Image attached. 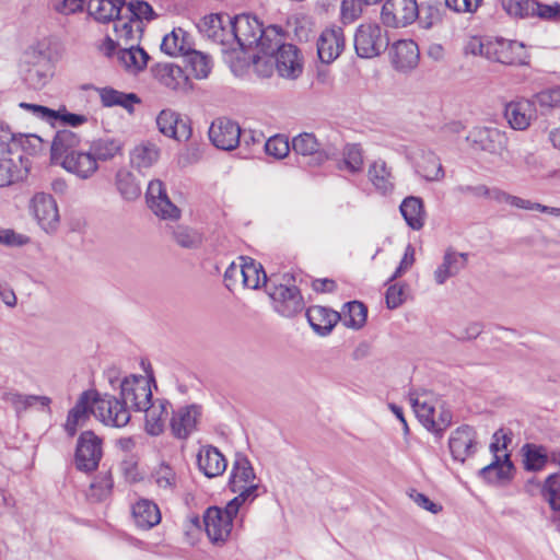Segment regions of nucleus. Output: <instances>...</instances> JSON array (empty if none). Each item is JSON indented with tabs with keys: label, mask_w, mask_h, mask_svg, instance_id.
Returning <instances> with one entry per match:
<instances>
[{
	"label": "nucleus",
	"mask_w": 560,
	"mask_h": 560,
	"mask_svg": "<svg viewBox=\"0 0 560 560\" xmlns=\"http://www.w3.org/2000/svg\"><path fill=\"white\" fill-rule=\"evenodd\" d=\"M113 480L109 474L98 475L91 483L89 498L94 501L105 500L112 492Z\"/></svg>",
	"instance_id": "052dcab7"
},
{
	"label": "nucleus",
	"mask_w": 560,
	"mask_h": 560,
	"mask_svg": "<svg viewBox=\"0 0 560 560\" xmlns=\"http://www.w3.org/2000/svg\"><path fill=\"white\" fill-rule=\"evenodd\" d=\"M560 86L546 89L535 94V102L542 108H558Z\"/></svg>",
	"instance_id": "69168bd1"
},
{
	"label": "nucleus",
	"mask_w": 560,
	"mask_h": 560,
	"mask_svg": "<svg viewBox=\"0 0 560 560\" xmlns=\"http://www.w3.org/2000/svg\"><path fill=\"white\" fill-rule=\"evenodd\" d=\"M125 0H89L88 11L98 22L114 21L121 13Z\"/></svg>",
	"instance_id": "a18cd8bd"
},
{
	"label": "nucleus",
	"mask_w": 560,
	"mask_h": 560,
	"mask_svg": "<svg viewBox=\"0 0 560 560\" xmlns=\"http://www.w3.org/2000/svg\"><path fill=\"white\" fill-rule=\"evenodd\" d=\"M467 140L480 150L491 154H502L508 144V138L504 131L485 126L474 127L469 131Z\"/></svg>",
	"instance_id": "f3484780"
},
{
	"label": "nucleus",
	"mask_w": 560,
	"mask_h": 560,
	"mask_svg": "<svg viewBox=\"0 0 560 560\" xmlns=\"http://www.w3.org/2000/svg\"><path fill=\"white\" fill-rule=\"evenodd\" d=\"M523 465L527 471H540L548 463L560 465V452L549 451L541 444L526 443L521 448Z\"/></svg>",
	"instance_id": "4be33fe9"
},
{
	"label": "nucleus",
	"mask_w": 560,
	"mask_h": 560,
	"mask_svg": "<svg viewBox=\"0 0 560 560\" xmlns=\"http://www.w3.org/2000/svg\"><path fill=\"white\" fill-rule=\"evenodd\" d=\"M94 389L85 390L81 394L75 405L69 410L65 430L70 436H73L78 428L83 427L90 416H94Z\"/></svg>",
	"instance_id": "5701e85b"
},
{
	"label": "nucleus",
	"mask_w": 560,
	"mask_h": 560,
	"mask_svg": "<svg viewBox=\"0 0 560 560\" xmlns=\"http://www.w3.org/2000/svg\"><path fill=\"white\" fill-rule=\"evenodd\" d=\"M268 58L267 62H273L280 77L285 79H296L303 70L302 58L298 48L292 44H283L282 39L276 46L272 54H253L252 59L258 68L259 62Z\"/></svg>",
	"instance_id": "39448f33"
},
{
	"label": "nucleus",
	"mask_w": 560,
	"mask_h": 560,
	"mask_svg": "<svg viewBox=\"0 0 560 560\" xmlns=\"http://www.w3.org/2000/svg\"><path fill=\"white\" fill-rule=\"evenodd\" d=\"M541 495L553 511H560V475H549L542 487Z\"/></svg>",
	"instance_id": "bf43d9fd"
},
{
	"label": "nucleus",
	"mask_w": 560,
	"mask_h": 560,
	"mask_svg": "<svg viewBox=\"0 0 560 560\" xmlns=\"http://www.w3.org/2000/svg\"><path fill=\"white\" fill-rule=\"evenodd\" d=\"M241 138L240 125L226 117L214 119L209 128V139L214 147L221 150H234Z\"/></svg>",
	"instance_id": "dca6fc26"
},
{
	"label": "nucleus",
	"mask_w": 560,
	"mask_h": 560,
	"mask_svg": "<svg viewBox=\"0 0 560 560\" xmlns=\"http://www.w3.org/2000/svg\"><path fill=\"white\" fill-rule=\"evenodd\" d=\"M399 210L410 229L419 231L423 228L425 222V210L420 197H406L402 200Z\"/></svg>",
	"instance_id": "a19ab883"
},
{
	"label": "nucleus",
	"mask_w": 560,
	"mask_h": 560,
	"mask_svg": "<svg viewBox=\"0 0 560 560\" xmlns=\"http://www.w3.org/2000/svg\"><path fill=\"white\" fill-rule=\"evenodd\" d=\"M140 366L142 373H135L125 376L121 375L118 368L112 366L105 371V377L110 385H136L140 383H145V385H155L156 381L151 363L147 360H141Z\"/></svg>",
	"instance_id": "a878e982"
},
{
	"label": "nucleus",
	"mask_w": 560,
	"mask_h": 560,
	"mask_svg": "<svg viewBox=\"0 0 560 560\" xmlns=\"http://www.w3.org/2000/svg\"><path fill=\"white\" fill-rule=\"evenodd\" d=\"M187 65L196 79H205L211 71L210 58L194 48L186 56Z\"/></svg>",
	"instance_id": "13d9d810"
},
{
	"label": "nucleus",
	"mask_w": 560,
	"mask_h": 560,
	"mask_svg": "<svg viewBox=\"0 0 560 560\" xmlns=\"http://www.w3.org/2000/svg\"><path fill=\"white\" fill-rule=\"evenodd\" d=\"M422 11L416 0H387L382 8V21L390 27H404L415 22Z\"/></svg>",
	"instance_id": "4468645a"
},
{
	"label": "nucleus",
	"mask_w": 560,
	"mask_h": 560,
	"mask_svg": "<svg viewBox=\"0 0 560 560\" xmlns=\"http://www.w3.org/2000/svg\"><path fill=\"white\" fill-rule=\"evenodd\" d=\"M476 440L475 430L469 425L456 429L450 438V451L454 459L464 462L467 456L474 453Z\"/></svg>",
	"instance_id": "c756f323"
},
{
	"label": "nucleus",
	"mask_w": 560,
	"mask_h": 560,
	"mask_svg": "<svg viewBox=\"0 0 560 560\" xmlns=\"http://www.w3.org/2000/svg\"><path fill=\"white\" fill-rule=\"evenodd\" d=\"M534 2L532 0H502L506 13L514 18L533 16Z\"/></svg>",
	"instance_id": "e2e57ef3"
},
{
	"label": "nucleus",
	"mask_w": 560,
	"mask_h": 560,
	"mask_svg": "<svg viewBox=\"0 0 560 560\" xmlns=\"http://www.w3.org/2000/svg\"><path fill=\"white\" fill-rule=\"evenodd\" d=\"M415 171L427 182H441L445 176L441 161L433 152H421L415 161Z\"/></svg>",
	"instance_id": "c9c22d12"
},
{
	"label": "nucleus",
	"mask_w": 560,
	"mask_h": 560,
	"mask_svg": "<svg viewBox=\"0 0 560 560\" xmlns=\"http://www.w3.org/2000/svg\"><path fill=\"white\" fill-rule=\"evenodd\" d=\"M409 400L420 422H422L428 430L439 432L451 424L452 415L450 411L442 410L439 419L436 420V407L442 408V406L440 400L434 399L425 392H411L409 394Z\"/></svg>",
	"instance_id": "423d86ee"
},
{
	"label": "nucleus",
	"mask_w": 560,
	"mask_h": 560,
	"mask_svg": "<svg viewBox=\"0 0 560 560\" xmlns=\"http://www.w3.org/2000/svg\"><path fill=\"white\" fill-rule=\"evenodd\" d=\"M2 399L10 404L16 413H21L31 408L38 410L49 409L50 398L42 395H22L14 389H10L2 395Z\"/></svg>",
	"instance_id": "72a5a7b5"
},
{
	"label": "nucleus",
	"mask_w": 560,
	"mask_h": 560,
	"mask_svg": "<svg viewBox=\"0 0 560 560\" xmlns=\"http://www.w3.org/2000/svg\"><path fill=\"white\" fill-rule=\"evenodd\" d=\"M26 140L0 120V188L23 182L27 177L31 163L24 150Z\"/></svg>",
	"instance_id": "f03ea898"
},
{
	"label": "nucleus",
	"mask_w": 560,
	"mask_h": 560,
	"mask_svg": "<svg viewBox=\"0 0 560 560\" xmlns=\"http://www.w3.org/2000/svg\"><path fill=\"white\" fill-rule=\"evenodd\" d=\"M504 117L514 130H526L536 118L535 102L526 98L511 101L505 105Z\"/></svg>",
	"instance_id": "412c9836"
},
{
	"label": "nucleus",
	"mask_w": 560,
	"mask_h": 560,
	"mask_svg": "<svg viewBox=\"0 0 560 560\" xmlns=\"http://www.w3.org/2000/svg\"><path fill=\"white\" fill-rule=\"evenodd\" d=\"M513 463L508 453L495 455L492 463L480 470V475L489 482H503L511 479Z\"/></svg>",
	"instance_id": "ea45409f"
},
{
	"label": "nucleus",
	"mask_w": 560,
	"mask_h": 560,
	"mask_svg": "<svg viewBox=\"0 0 560 560\" xmlns=\"http://www.w3.org/2000/svg\"><path fill=\"white\" fill-rule=\"evenodd\" d=\"M102 455V440L92 431L82 432L75 450L77 468L86 472L95 470Z\"/></svg>",
	"instance_id": "ddd939ff"
},
{
	"label": "nucleus",
	"mask_w": 560,
	"mask_h": 560,
	"mask_svg": "<svg viewBox=\"0 0 560 560\" xmlns=\"http://www.w3.org/2000/svg\"><path fill=\"white\" fill-rule=\"evenodd\" d=\"M292 149L296 154L308 156L310 163L320 165L327 160V155L320 149V143L313 133L303 132L292 140Z\"/></svg>",
	"instance_id": "473e14b6"
},
{
	"label": "nucleus",
	"mask_w": 560,
	"mask_h": 560,
	"mask_svg": "<svg viewBox=\"0 0 560 560\" xmlns=\"http://www.w3.org/2000/svg\"><path fill=\"white\" fill-rule=\"evenodd\" d=\"M118 58L127 71L136 74L147 67L149 55L144 49L131 43L129 47L119 51Z\"/></svg>",
	"instance_id": "de8ad7c7"
},
{
	"label": "nucleus",
	"mask_w": 560,
	"mask_h": 560,
	"mask_svg": "<svg viewBox=\"0 0 560 560\" xmlns=\"http://www.w3.org/2000/svg\"><path fill=\"white\" fill-rule=\"evenodd\" d=\"M366 5L364 0H342L341 19L345 23H351L360 16L363 7Z\"/></svg>",
	"instance_id": "338daca9"
},
{
	"label": "nucleus",
	"mask_w": 560,
	"mask_h": 560,
	"mask_svg": "<svg viewBox=\"0 0 560 560\" xmlns=\"http://www.w3.org/2000/svg\"><path fill=\"white\" fill-rule=\"evenodd\" d=\"M389 57L397 71L408 72L418 66L420 52L418 45L412 39H400L392 45Z\"/></svg>",
	"instance_id": "aec40b11"
},
{
	"label": "nucleus",
	"mask_w": 560,
	"mask_h": 560,
	"mask_svg": "<svg viewBox=\"0 0 560 560\" xmlns=\"http://www.w3.org/2000/svg\"><path fill=\"white\" fill-rule=\"evenodd\" d=\"M94 417L103 424L122 428L130 421V412L125 401L94 389Z\"/></svg>",
	"instance_id": "1a4fd4ad"
},
{
	"label": "nucleus",
	"mask_w": 560,
	"mask_h": 560,
	"mask_svg": "<svg viewBox=\"0 0 560 560\" xmlns=\"http://www.w3.org/2000/svg\"><path fill=\"white\" fill-rule=\"evenodd\" d=\"M229 26L228 49L235 51L257 50V54H272L281 40V33L276 26L262 28L261 23L252 15L240 14L226 18Z\"/></svg>",
	"instance_id": "f257e3e1"
},
{
	"label": "nucleus",
	"mask_w": 560,
	"mask_h": 560,
	"mask_svg": "<svg viewBox=\"0 0 560 560\" xmlns=\"http://www.w3.org/2000/svg\"><path fill=\"white\" fill-rule=\"evenodd\" d=\"M160 159V148L150 141L139 143L130 152V163L138 171L152 167Z\"/></svg>",
	"instance_id": "37998d69"
},
{
	"label": "nucleus",
	"mask_w": 560,
	"mask_h": 560,
	"mask_svg": "<svg viewBox=\"0 0 560 560\" xmlns=\"http://www.w3.org/2000/svg\"><path fill=\"white\" fill-rule=\"evenodd\" d=\"M98 94L104 106H120L129 114L133 113L135 104H139L141 102L137 94L124 93L113 88H102L98 90Z\"/></svg>",
	"instance_id": "49530a36"
},
{
	"label": "nucleus",
	"mask_w": 560,
	"mask_h": 560,
	"mask_svg": "<svg viewBox=\"0 0 560 560\" xmlns=\"http://www.w3.org/2000/svg\"><path fill=\"white\" fill-rule=\"evenodd\" d=\"M126 13L129 14L130 18L137 19L142 22V20H153L154 11L152 7L144 1H135L130 2L126 8Z\"/></svg>",
	"instance_id": "774afa93"
},
{
	"label": "nucleus",
	"mask_w": 560,
	"mask_h": 560,
	"mask_svg": "<svg viewBox=\"0 0 560 560\" xmlns=\"http://www.w3.org/2000/svg\"><path fill=\"white\" fill-rule=\"evenodd\" d=\"M408 295V284L397 282L388 285L385 294L386 305L389 310H395L405 303Z\"/></svg>",
	"instance_id": "680f3d73"
},
{
	"label": "nucleus",
	"mask_w": 560,
	"mask_h": 560,
	"mask_svg": "<svg viewBox=\"0 0 560 560\" xmlns=\"http://www.w3.org/2000/svg\"><path fill=\"white\" fill-rule=\"evenodd\" d=\"M241 505L237 499H232L224 509L210 506L203 514V525L207 536L214 545H223L230 537L233 528V518L237 515Z\"/></svg>",
	"instance_id": "20e7f679"
},
{
	"label": "nucleus",
	"mask_w": 560,
	"mask_h": 560,
	"mask_svg": "<svg viewBox=\"0 0 560 560\" xmlns=\"http://www.w3.org/2000/svg\"><path fill=\"white\" fill-rule=\"evenodd\" d=\"M113 22L114 32L119 45H128L141 37L143 23L137 19L130 18L128 13H120Z\"/></svg>",
	"instance_id": "f704fd0d"
},
{
	"label": "nucleus",
	"mask_w": 560,
	"mask_h": 560,
	"mask_svg": "<svg viewBox=\"0 0 560 560\" xmlns=\"http://www.w3.org/2000/svg\"><path fill=\"white\" fill-rule=\"evenodd\" d=\"M21 74L31 89H43L54 74L49 56L35 49L26 51L21 63Z\"/></svg>",
	"instance_id": "0eeeda50"
},
{
	"label": "nucleus",
	"mask_w": 560,
	"mask_h": 560,
	"mask_svg": "<svg viewBox=\"0 0 560 560\" xmlns=\"http://www.w3.org/2000/svg\"><path fill=\"white\" fill-rule=\"evenodd\" d=\"M30 212L39 228L48 233H55L60 223V214L56 199L46 192H37L30 200Z\"/></svg>",
	"instance_id": "9b49d317"
},
{
	"label": "nucleus",
	"mask_w": 560,
	"mask_h": 560,
	"mask_svg": "<svg viewBox=\"0 0 560 560\" xmlns=\"http://www.w3.org/2000/svg\"><path fill=\"white\" fill-rule=\"evenodd\" d=\"M387 34L378 24H362L354 35V48L361 58H374L388 47Z\"/></svg>",
	"instance_id": "9d476101"
},
{
	"label": "nucleus",
	"mask_w": 560,
	"mask_h": 560,
	"mask_svg": "<svg viewBox=\"0 0 560 560\" xmlns=\"http://www.w3.org/2000/svg\"><path fill=\"white\" fill-rule=\"evenodd\" d=\"M62 167L82 179L90 178L98 168L95 159L89 152H72L60 162Z\"/></svg>",
	"instance_id": "c85d7f7f"
},
{
	"label": "nucleus",
	"mask_w": 560,
	"mask_h": 560,
	"mask_svg": "<svg viewBox=\"0 0 560 560\" xmlns=\"http://www.w3.org/2000/svg\"><path fill=\"white\" fill-rule=\"evenodd\" d=\"M81 142L78 133L69 129L57 131L51 143V158L56 161H62L66 155L77 152Z\"/></svg>",
	"instance_id": "79ce46f5"
},
{
	"label": "nucleus",
	"mask_w": 560,
	"mask_h": 560,
	"mask_svg": "<svg viewBox=\"0 0 560 560\" xmlns=\"http://www.w3.org/2000/svg\"><path fill=\"white\" fill-rule=\"evenodd\" d=\"M172 240L182 248L196 249L201 246L203 235L197 229L178 224L172 231Z\"/></svg>",
	"instance_id": "603ef678"
},
{
	"label": "nucleus",
	"mask_w": 560,
	"mask_h": 560,
	"mask_svg": "<svg viewBox=\"0 0 560 560\" xmlns=\"http://www.w3.org/2000/svg\"><path fill=\"white\" fill-rule=\"evenodd\" d=\"M226 18H230L226 14H218L212 13L206 15L198 24V27L201 33H203L208 38L212 39L215 43L221 44L222 46H229V26Z\"/></svg>",
	"instance_id": "2f4dec72"
},
{
	"label": "nucleus",
	"mask_w": 560,
	"mask_h": 560,
	"mask_svg": "<svg viewBox=\"0 0 560 560\" xmlns=\"http://www.w3.org/2000/svg\"><path fill=\"white\" fill-rule=\"evenodd\" d=\"M200 416L201 410L197 405L178 408L170 420L173 435L182 440L187 439L197 429Z\"/></svg>",
	"instance_id": "b1692460"
},
{
	"label": "nucleus",
	"mask_w": 560,
	"mask_h": 560,
	"mask_svg": "<svg viewBox=\"0 0 560 560\" xmlns=\"http://www.w3.org/2000/svg\"><path fill=\"white\" fill-rule=\"evenodd\" d=\"M306 317L314 331L325 336L332 330L340 320L341 315L334 310L314 305L307 308Z\"/></svg>",
	"instance_id": "7c9ffc66"
},
{
	"label": "nucleus",
	"mask_w": 560,
	"mask_h": 560,
	"mask_svg": "<svg viewBox=\"0 0 560 560\" xmlns=\"http://www.w3.org/2000/svg\"><path fill=\"white\" fill-rule=\"evenodd\" d=\"M122 144L117 139L112 138H101L94 140L90 147V153L95 159V162L98 161H109L113 160L116 155L121 153Z\"/></svg>",
	"instance_id": "864d4df0"
},
{
	"label": "nucleus",
	"mask_w": 560,
	"mask_h": 560,
	"mask_svg": "<svg viewBox=\"0 0 560 560\" xmlns=\"http://www.w3.org/2000/svg\"><path fill=\"white\" fill-rule=\"evenodd\" d=\"M121 399L136 411H143L154 402L152 387H120Z\"/></svg>",
	"instance_id": "09e8293b"
},
{
	"label": "nucleus",
	"mask_w": 560,
	"mask_h": 560,
	"mask_svg": "<svg viewBox=\"0 0 560 560\" xmlns=\"http://www.w3.org/2000/svg\"><path fill=\"white\" fill-rule=\"evenodd\" d=\"M346 46L343 31L340 27L324 30L317 39V55L322 62L331 63L343 51Z\"/></svg>",
	"instance_id": "6ab92c4d"
},
{
	"label": "nucleus",
	"mask_w": 560,
	"mask_h": 560,
	"mask_svg": "<svg viewBox=\"0 0 560 560\" xmlns=\"http://www.w3.org/2000/svg\"><path fill=\"white\" fill-rule=\"evenodd\" d=\"M241 261H243L244 271L243 288L256 290L261 283L267 288L269 279H267L261 264L248 257H241Z\"/></svg>",
	"instance_id": "3c124183"
},
{
	"label": "nucleus",
	"mask_w": 560,
	"mask_h": 560,
	"mask_svg": "<svg viewBox=\"0 0 560 560\" xmlns=\"http://www.w3.org/2000/svg\"><path fill=\"white\" fill-rule=\"evenodd\" d=\"M132 517L138 527L149 529L161 522L158 505L150 500L140 499L132 505Z\"/></svg>",
	"instance_id": "58836bf2"
},
{
	"label": "nucleus",
	"mask_w": 560,
	"mask_h": 560,
	"mask_svg": "<svg viewBox=\"0 0 560 560\" xmlns=\"http://www.w3.org/2000/svg\"><path fill=\"white\" fill-rule=\"evenodd\" d=\"M116 186L121 197L126 200H135L141 194V189L136 183L133 175L126 170L117 172Z\"/></svg>",
	"instance_id": "4d7b16f0"
},
{
	"label": "nucleus",
	"mask_w": 560,
	"mask_h": 560,
	"mask_svg": "<svg viewBox=\"0 0 560 560\" xmlns=\"http://www.w3.org/2000/svg\"><path fill=\"white\" fill-rule=\"evenodd\" d=\"M154 79L173 91H187L190 89L188 75L184 70L173 63H158L151 68Z\"/></svg>",
	"instance_id": "393cba45"
},
{
	"label": "nucleus",
	"mask_w": 560,
	"mask_h": 560,
	"mask_svg": "<svg viewBox=\"0 0 560 560\" xmlns=\"http://www.w3.org/2000/svg\"><path fill=\"white\" fill-rule=\"evenodd\" d=\"M198 466L209 478L220 476L226 469L223 454L213 446H203L198 454Z\"/></svg>",
	"instance_id": "e433bc0d"
},
{
	"label": "nucleus",
	"mask_w": 560,
	"mask_h": 560,
	"mask_svg": "<svg viewBox=\"0 0 560 560\" xmlns=\"http://www.w3.org/2000/svg\"><path fill=\"white\" fill-rule=\"evenodd\" d=\"M156 127L163 136L177 141L189 140L192 132L189 121L171 108L162 109L159 113Z\"/></svg>",
	"instance_id": "a211bd4d"
},
{
	"label": "nucleus",
	"mask_w": 560,
	"mask_h": 560,
	"mask_svg": "<svg viewBox=\"0 0 560 560\" xmlns=\"http://www.w3.org/2000/svg\"><path fill=\"white\" fill-rule=\"evenodd\" d=\"M526 47L516 40L495 38L488 40L487 59L504 65H526L528 62Z\"/></svg>",
	"instance_id": "f8f14e48"
},
{
	"label": "nucleus",
	"mask_w": 560,
	"mask_h": 560,
	"mask_svg": "<svg viewBox=\"0 0 560 560\" xmlns=\"http://www.w3.org/2000/svg\"><path fill=\"white\" fill-rule=\"evenodd\" d=\"M265 151L270 156L283 159L290 152L289 141L282 136L270 137L265 143Z\"/></svg>",
	"instance_id": "0e129e2a"
},
{
	"label": "nucleus",
	"mask_w": 560,
	"mask_h": 560,
	"mask_svg": "<svg viewBox=\"0 0 560 560\" xmlns=\"http://www.w3.org/2000/svg\"><path fill=\"white\" fill-rule=\"evenodd\" d=\"M368 178L375 190L381 195H389L395 188L392 168L382 159L374 160L370 163L368 167Z\"/></svg>",
	"instance_id": "cd10ccee"
},
{
	"label": "nucleus",
	"mask_w": 560,
	"mask_h": 560,
	"mask_svg": "<svg viewBox=\"0 0 560 560\" xmlns=\"http://www.w3.org/2000/svg\"><path fill=\"white\" fill-rule=\"evenodd\" d=\"M342 158L338 161L337 167L340 171H347L351 174L362 172L364 158L363 150L360 144L348 143L342 149Z\"/></svg>",
	"instance_id": "8fccbe9b"
},
{
	"label": "nucleus",
	"mask_w": 560,
	"mask_h": 560,
	"mask_svg": "<svg viewBox=\"0 0 560 560\" xmlns=\"http://www.w3.org/2000/svg\"><path fill=\"white\" fill-rule=\"evenodd\" d=\"M272 308L283 317H294L304 310V300L290 275L272 276L267 284Z\"/></svg>",
	"instance_id": "7ed1b4c3"
},
{
	"label": "nucleus",
	"mask_w": 560,
	"mask_h": 560,
	"mask_svg": "<svg viewBox=\"0 0 560 560\" xmlns=\"http://www.w3.org/2000/svg\"><path fill=\"white\" fill-rule=\"evenodd\" d=\"M147 203L153 213L163 219L176 221L182 211L168 198L161 180H151L147 189Z\"/></svg>",
	"instance_id": "2eb2a0df"
},
{
	"label": "nucleus",
	"mask_w": 560,
	"mask_h": 560,
	"mask_svg": "<svg viewBox=\"0 0 560 560\" xmlns=\"http://www.w3.org/2000/svg\"><path fill=\"white\" fill-rule=\"evenodd\" d=\"M229 486L232 492L237 493L234 499L238 500V505L241 506L257 497L258 483L256 482V475L246 457H237L235 459Z\"/></svg>",
	"instance_id": "6e6552de"
},
{
	"label": "nucleus",
	"mask_w": 560,
	"mask_h": 560,
	"mask_svg": "<svg viewBox=\"0 0 560 560\" xmlns=\"http://www.w3.org/2000/svg\"><path fill=\"white\" fill-rule=\"evenodd\" d=\"M466 264V255L454 250H446L442 264L434 271V280L438 284H444L451 277L456 276Z\"/></svg>",
	"instance_id": "c03bdc74"
},
{
	"label": "nucleus",
	"mask_w": 560,
	"mask_h": 560,
	"mask_svg": "<svg viewBox=\"0 0 560 560\" xmlns=\"http://www.w3.org/2000/svg\"><path fill=\"white\" fill-rule=\"evenodd\" d=\"M170 407L168 400L156 398L150 407L143 410L145 412L144 430L149 435L158 436L163 433Z\"/></svg>",
	"instance_id": "bb28decb"
},
{
	"label": "nucleus",
	"mask_w": 560,
	"mask_h": 560,
	"mask_svg": "<svg viewBox=\"0 0 560 560\" xmlns=\"http://www.w3.org/2000/svg\"><path fill=\"white\" fill-rule=\"evenodd\" d=\"M340 315V320L346 327L359 329L363 327L366 322L368 310L363 303L352 301L345 304Z\"/></svg>",
	"instance_id": "5fc2aeb1"
},
{
	"label": "nucleus",
	"mask_w": 560,
	"mask_h": 560,
	"mask_svg": "<svg viewBox=\"0 0 560 560\" xmlns=\"http://www.w3.org/2000/svg\"><path fill=\"white\" fill-rule=\"evenodd\" d=\"M161 49L168 56H186L192 49L191 36L182 27L174 28L163 37Z\"/></svg>",
	"instance_id": "4c0bfd02"
},
{
	"label": "nucleus",
	"mask_w": 560,
	"mask_h": 560,
	"mask_svg": "<svg viewBox=\"0 0 560 560\" xmlns=\"http://www.w3.org/2000/svg\"><path fill=\"white\" fill-rule=\"evenodd\" d=\"M154 483L164 492L173 493L177 488L178 478L173 467L161 463L152 472Z\"/></svg>",
	"instance_id": "6e6d98bb"
}]
</instances>
